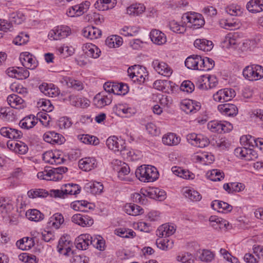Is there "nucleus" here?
<instances>
[{"mask_svg": "<svg viewBox=\"0 0 263 263\" xmlns=\"http://www.w3.org/2000/svg\"><path fill=\"white\" fill-rule=\"evenodd\" d=\"M125 142L122 139H119L116 136L108 138L106 141L107 147L115 152H120L123 157H130L132 155L131 151L126 148Z\"/></svg>", "mask_w": 263, "mask_h": 263, "instance_id": "nucleus-1", "label": "nucleus"}, {"mask_svg": "<svg viewBox=\"0 0 263 263\" xmlns=\"http://www.w3.org/2000/svg\"><path fill=\"white\" fill-rule=\"evenodd\" d=\"M68 168L66 167L60 166L50 170H45L39 172L37 174L39 179L50 181H58L62 178V174L66 172Z\"/></svg>", "mask_w": 263, "mask_h": 263, "instance_id": "nucleus-2", "label": "nucleus"}, {"mask_svg": "<svg viewBox=\"0 0 263 263\" xmlns=\"http://www.w3.org/2000/svg\"><path fill=\"white\" fill-rule=\"evenodd\" d=\"M81 191L80 186L76 184H65L61 190H51L49 194L54 198H65L67 195H77Z\"/></svg>", "mask_w": 263, "mask_h": 263, "instance_id": "nucleus-3", "label": "nucleus"}, {"mask_svg": "<svg viewBox=\"0 0 263 263\" xmlns=\"http://www.w3.org/2000/svg\"><path fill=\"white\" fill-rule=\"evenodd\" d=\"M181 18L186 23V27L194 29L201 27L205 23L202 14L195 12H186L183 14Z\"/></svg>", "mask_w": 263, "mask_h": 263, "instance_id": "nucleus-4", "label": "nucleus"}, {"mask_svg": "<svg viewBox=\"0 0 263 263\" xmlns=\"http://www.w3.org/2000/svg\"><path fill=\"white\" fill-rule=\"evenodd\" d=\"M128 76L134 82H137L139 84L143 83L146 79L148 78V73L144 67L139 65H135L129 67L127 70Z\"/></svg>", "mask_w": 263, "mask_h": 263, "instance_id": "nucleus-5", "label": "nucleus"}, {"mask_svg": "<svg viewBox=\"0 0 263 263\" xmlns=\"http://www.w3.org/2000/svg\"><path fill=\"white\" fill-rule=\"evenodd\" d=\"M243 77L250 81H256L263 78V67L259 65L247 66L243 70Z\"/></svg>", "mask_w": 263, "mask_h": 263, "instance_id": "nucleus-6", "label": "nucleus"}, {"mask_svg": "<svg viewBox=\"0 0 263 263\" xmlns=\"http://www.w3.org/2000/svg\"><path fill=\"white\" fill-rule=\"evenodd\" d=\"M218 84L217 78L213 75H202L197 81V87L202 90H208L215 87Z\"/></svg>", "mask_w": 263, "mask_h": 263, "instance_id": "nucleus-7", "label": "nucleus"}, {"mask_svg": "<svg viewBox=\"0 0 263 263\" xmlns=\"http://www.w3.org/2000/svg\"><path fill=\"white\" fill-rule=\"evenodd\" d=\"M72 242L70 239V236L67 235H63L59 240L58 251L61 254L69 256L70 254H72Z\"/></svg>", "mask_w": 263, "mask_h": 263, "instance_id": "nucleus-8", "label": "nucleus"}, {"mask_svg": "<svg viewBox=\"0 0 263 263\" xmlns=\"http://www.w3.org/2000/svg\"><path fill=\"white\" fill-rule=\"evenodd\" d=\"M236 96L235 90L231 88L219 90L213 95V99L217 102H223L230 101Z\"/></svg>", "mask_w": 263, "mask_h": 263, "instance_id": "nucleus-9", "label": "nucleus"}, {"mask_svg": "<svg viewBox=\"0 0 263 263\" xmlns=\"http://www.w3.org/2000/svg\"><path fill=\"white\" fill-rule=\"evenodd\" d=\"M20 60L22 65L27 69H34L38 65L35 58L28 52L21 53Z\"/></svg>", "mask_w": 263, "mask_h": 263, "instance_id": "nucleus-10", "label": "nucleus"}, {"mask_svg": "<svg viewBox=\"0 0 263 263\" xmlns=\"http://www.w3.org/2000/svg\"><path fill=\"white\" fill-rule=\"evenodd\" d=\"M152 65L159 74L164 77H170L173 73V70L171 67L164 62L155 60L153 61Z\"/></svg>", "mask_w": 263, "mask_h": 263, "instance_id": "nucleus-11", "label": "nucleus"}, {"mask_svg": "<svg viewBox=\"0 0 263 263\" xmlns=\"http://www.w3.org/2000/svg\"><path fill=\"white\" fill-rule=\"evenodd\" d=\"M231 127L232 126L230 123H224L217 120L210 121L208 124V129L214 133H227L231 130Z\"/></svg>", "mask_w": 263, "mask_h": 263, "instance_id": "nucleus-12", "label": "nucleus"}, {"mask_svg": "<svg viewBox=\"0 0 263 263\" xmlns=\"http://www.w3.org/2000/svg\"><path fill=\"white\" fill-rule=\"evenodd\" d=\"M113 165L114 170L118 172V177L122 180H125V176L130 172V168L128 164L116 159L114 161Z\"/></svg>", "mask_w": 263, "mask_h": 263, "instance_id": "nucleus-13", "label": "nucleus"}, {"mask_svg": "<svg viewBox=\"0 0 263 263\" xmlns=\"http://www.w3.org/2000/svg\"><path fill=\"white\" fill-rule=\"evenodd\" d=\"M111 102V95L106 91L98 93L93 98V103L98 108H102Z\"/></svg>", "mask_w": 263, "mask_h": 263, "instance_id": "nucleus-14", "label": "nucleus"}, {"mask_svg": "<svg viewBox=\"0 0 263 263\" xmlns=\"http://www.w3.org/2000/svg\"><path fill=\"white\" fill-rule=\"evenodd\" d=\"M71 33L70 28L67 26H62L52 30L49 36L54 40H60L68 36Z\"/></svg>", "mask_w": 263, "mask_h": 263, "instance_id": "nucleus-15", "label": "nucleus"}, {"mask_svg": "<svg viewBox=\"0 0 263 263\" xmlns=\"http://www.w3.org/2000/svg\"><path fill=\"white\" fill-rule=\"evenodd\" d=\"M71 221L82 227H90L93 223V220L92 217L82 214H74L71 217Z\"/></svg>", "mask_w": 263, "mask_h": 263, "instance_id": "nucleus-16", "label": "nucleus"}, {"mask_svg": "<svg viewBox=\"0 0 263 263\" xmlns=\"http://www.w3.org/2000/svg\"><path fill=\"white\" fill-rule=\"evenodd\" d=\"M0 134L6 138L17 140L23 137V133L21 130L9 127H3L0 129Z\"/></svg>", "mask_w": 263, "mask_h": 263, "instance_id": "nucleus-17", "label": "nucleus"}, {"mask_svg": "<svg viewBox=\"0 0 263 263\" xmlns=\"http://www.w3.org/2000/svg\"><path fill=\"white\" fill-rule=\"evenodd\" d=\"M92 236L89 234H83L79 236L75 240V245L78 249L85 250L91 243Z\"/></svg>", "mask_w": 263, "mask_h": 263, "instance_id": "nucleus-18", "label": "nucleus"}, {"mask_svg": "<svg viewBox=\"0 0 263 263\" xmlns=\"http://www.w3.org/2000/svg\"><path fill=\"white\" fill-rule=\"evenodd\" d=\"M218 110L224 116L234 117L238 114V108L233 104H223L218 106Z\"/></svg>", "mask_w": 263, "mask_h": 263, "instance_id": "nucleus-19", "label": "nucleus"}, {"mask_svg": "<svg viewBox=\"0 0 263 263\" xmlns=\"http://www.w3.org/2000/svg\"><path fill=\"white\" fill-rule=\"evenodd\" d=\"M82 50L87 57L94 59L99 58L101 53L100 49L91 43L84 44L82 46Z\"/></svg>", "mask_w": 263, "mask_h": 263, "instance_id": "nucleus-20", "label": "nucleus"}, {"mask_svg": "<svg viewBox=\"0 0 263 263\" xmlns=\"http://www.w3.org/2000/svg\"><path fill=\"white\" fill-rule=\"evenodd\" d=\"M201 104L195 101H185L181 104L182 109L186 114H194L199 110Z\"/></svg>", "mask_w": 263, "mask_h": 263, "instance_id": "nucleus-21", "label": "nucleus"}, {"mask_svg": "<svg viewBox=\"0 0 263 263\" xmlns=\"http://www.w3.org/2000/svg\"><path fill=\"white\" fill-rule=\"evenodd\" d=\"M45 142L54 144L55 143L62 144L64 140L63 136L54 132H48L43 136Z\"/></svg>", "mask_w": 263, "mask_h": 263, "instance_id": "nucleus-22", "label": "nucleus"}, {"mask_svg": "<svg viewBox=\"0 0 263 263\" xmlns=\"http://www.w3.org/2000/svg\"><path fill=\"white\" fill-rule=\"evenodd\" d=\"M214 258L215 254L213 252L209 250L203 249L197 252L195 260L202 262H210L213 261Z\"/></svg>", "mask_w": 263, "mask_h": 263, "instance_id": "nucleus-23", "label": "nucleus"}, {"mask_svg": "<svg viewBox=\"0 0 263 263\" xmlns=\"http://www.w3.org/2000/svg\"><path fill=\"white\" fill-rule=\"evenodd\" d=\"M79 165L81 169L87 172L96 167L97 163L94 158L86 157L79 161Z\"/></svg>", "mask_w": 263, "mask_h": 263, "instance_id": "nucleus-24", "label": "nucleus"}, {"mask_svg": "<svg viewBox=\"0 0 263 263\" xmlns=\"http://www.w3.org/2000/svg\"><path fill=\"white\" fill-rule=\"evenodd\" d=\"M194 46L203 51H211L213 47V44L211 41L205 39H197L194 43Z\"/></svg>", "mask_w": 263, "mask_h": 263, "instance_id": "nucleus-25", "label": "nucleus"}, {"mask_svg": "<svg viewBox=\"0 0 263 263\" xmlns=\"http://www.w3.org/2000/svg\"><path fill=\"white\" fill-rule=\"evenodd\" d=\"M116 4V0H98L94 6L99 11H105L114 8Z\"/></svg>", "mask_w": 263, "mask_h": 263, "instance_id": "nucleus-26", "label": "nucleus"}, {"mask_svg": "<svg viewBox=\"0 0 263 263\" xmlns=\"http://www.w3.org/2000/svg\"><path fill=\"white\" fill-rule=\"evenodd\" d=\"M193 159L196 162H201L205 165L212 163L214 160V156L211 153L203 152L200 154L195 155Z\"/></svg>", "mask_w": 263, "mask_h": 263, "instance_id": "nucleus-27", "label": "nucleus"}, {"mask_svg": "<svg viewBox=\"0 0 263 263\" xmlns=\"http://www.w3.org/2000/svg\"><path fill=\"white\" fill-rule=\"evenodd\" d=\"M64 221V219L63 215L57 213L49 218L47 222V226L50 228L58 229Z\"/></svg>", "mask_w": 263, "mask_h": 263, "instance_id": "nucleus-28", "label": "nucleus"}, {"mask_svg": "<svg viewBox=\"0 0 263 263\" xmlns=\"http://www.w3.org/2000/svg\"><path fill=\"white\" fill-rule=\"evenodd\" d=\"M150 37L154 43L158 45H163L166 42V37L164 33L158 30H152L150 33Z\"/></svg>", "mask_w": 263, "mask_h": 263, "instance_id": "nucleus-29", "label": "nucleus"}, {"mask_svg": "<svg viewBox=\"0 0 263 263\" xmlns=\"http://www.w3.org/2000/svg\"><path fill=\"white\" fill-rule=\"evenodd\" d=\"M200 62L201 56L193 54L186 59L185 65L188 69L199 70Z\"/></svg>", "mask_w": 263, "mask_h": 263, "instance_id": "nucleus-30", "label": "nucleus"}, {"mask_svg": "<svg viewBox=\"0 0 263 263\" xmlns=\"http://www.w3.org/2000/svg\"><path fill=\"white\" fill-rule=\"evenodd\" d=\"M8 74L10 77H14L18 80H24L29 76V72L24 68L17 67L11 70H8Z\"/></svg>", "mask_w": 263, "mask_h": 263, "instance_id": "nucleus-31", "label": "nucleus"}, {"mask_svg": "<svg viewBox=\"0 0 263 263\" xmlns=\"http://www.w3.org/2000/svg\"><path fill=\"white\" fill-rule=\"evenodd\" d=\"M83 35L90 40L96 39L101 35V31L97 28L92 26H88L82 30Z\"/></svg>", "mask_w": 263, "mask_h": 263, "instance_id": "nucleus-32", "label": "nucleus"}, {"mask_svg": "<svg viewBox=\"0 0 263 263\" xmlns=\"http://www.w3.org/2000/svg\"><path fill=\"white\" fill-rule=\"evenodd\" d=\"M174 226L167 223L163 224L157 230V235L160 237H168L172 235L175 232Z\"/></svg>", "mask_w": 263, "mask_h": 263, "instance_id": "nucleus-33", "label": "nucleus"}, {"mask_svg": "<svg viewBox=\"0 0 263 263\" xmlns=\"http://www.w3.org/2000/svg\"><path fill=\"white\" fill-rule=\"evenodd\" d=\"M246 140L247 145L252 146V147H255L259 149L260 151H263V139H255L254 137L250 135L242 137L240 138L241 141Z\"/></svg>", "mask_w": 263, "mask_h": 263, "instance_id": "nucleus-34", "label": "nucleus"}, {"mask_svg": "<svg viewBox=\"0 0 263 263\" xmlns=\"http://www.w3.org/2000/svg\"><path fill=\"white\" fill-rule=\"evenodd\" d=\"M84 189L87 192H89L92 194H97L102 192L103 185L99 182H89L85 184Z\"/></svg>", "mask_w": 263, "mask_h": 263, "instance_id": "nucleus-35", "label": "nucleus"}, {"mask_svg": "<svg viewBox=\"0 0 263 263\" xmlns=\"http://www.w3.org/2000/svg\"><path fill=\"white\" fill-rule=\"evenodd\" d=\"M7 102L10 106L16 109H21L24 107V100L17 95L12 94L7 97Z\"/></svg>", "mask_w": 263, "mask_h": 263, "instance_id": "nucleus-36", "label": "nucleus"}, {"mask_svg": "<svg viewBox=\"0 0 263 263\" xmlns=\"http://www.w3.org/2000/svg\"><path fill=\"white\" fill-rule=\"evenodd\" d=\"M61 81L68 87L78 91L82 90L84 88L83 83L81 81L72 79L68 77H63Z\"/></svg>", "mask_w": 263, "mask_h": 263, "instance_id": "nucleus-37", "label": "nucleus"}, {"mask_svg": "<svg viewBox=\"0 0 263 263\" xmlns=\"http://www.w3.org/2000/svg\"><path fill=\"white\" fill-rule=\"evenodd\" d=\"M248 10L252 13L263 11V0H250L246 5Z\"/></svg>", "mask_w": 263, "mask_h": 263, "instance_id": "nucleus-38", "label": "nucleus"}, {"mask_svg": "<svg viewBox=\"0 0 263 263\" xmlns=\"http://www.w3.org/2000/svg\"><path fill=\"white\" fill-rule=\"evenodd\" d=\"M43 159L46 162L51 164H61L63 160V158L57 157L52 151H47L43 155Z\"/></svg>", "mask_w": 263, "mask_h": 263, "instance_id": "nucleus-39", "label": "nucleus"}, {"mask_svg": "<svg viewBox=\"0 0 263 263\" xmlns=\"http://www.w3.org/2000/svg\"><path fill=\"white\" fill-rule=\"evenodd\" d=\"M211 208L219 212H226L231 211L233 208L232 206L228 203L218 200H215L212 202Z\"/></svg>", "mask_w": 263, "mask_h": 263, "instance_id": "nucleus-40", "label": "nucleus"}, {"mask_svg": "<svg viewBox=\"0 0 263 263\" xmlns=\"http://www.w3.org/2000/svg\"><path fill=\"white\" fill-rule=\"evenodd\" d=\"M147 195L151 198L162 201L165 198L166 193L164 191L159 188L153 187L148 190Z\"/></svg>", "mask_w": 263, "mask_h": 263, "instance_id": "nucleus-41", "label": "nucleus"}, {"mask_svg": "<svg viewBox=\"0 0 263 263\" xmlns=\"http://www.w3.org/2000/svg\"><path fill=\"white\" fill-rule=\"evenodd\" d=\"M34 245L33 239L28 237H24L17 240L16 242L17 247L22 250H28Z\"/></svg>", "mask_w": 263, "mask_h": 263, "instance_id": "nucleus-42", "label": "nucleus"}, {"mask_svg": "<svg viewBox=\"0 0 263 263\" xmlns=\"http://www.w3.org/2000/svg\"><path fill=\"white\" fill-rule=\"evenodd\" d=\"M170 29L177 33H183L186 31V25L182 20L181 22H178L173 20L169 23Z\"/></svg>", "mask_w": 263, "mask_h": 263, "instance_id": "nucleus-43", "label": "nucleus"}, {"mask_svg": "<svg viewBox=\"0 0 263 263\" xmlns=\"http://www.w3.org/2000/svg\"><path fill=\"white\" fill-rule=\"evenodd\" d=\"M37 119L34 116L30 115L25 117L19 123L20 126L24 129H29L34 126L37 123Z\"/></svg>", "mask_w": 263, "mask_h": 263, "instance_id": "nucleus-44", "label": "nucleus"}, {"mask_svg": "<svg viewBox=\"0 0 263 263\" xmlns=\"http://www.w3.org/2000/svg\"><path fill=\"white\" fill-rule=\"evenodd\" d=\"M145 10V7L142 4H134L127 8V13L130 15L138 16L141 14Z\"/></svg>", "mask_w": 263, "mask_h": 263, "instance_id": "nucleus-45", "label": "nucleus"}, {"mask_svg": "<svg viewBox=\"0 0 263 263\" xmlns=\"http://www.w3.org/2000/svg\"><path fill=\"white\" fill-rule=\"evenodd\" d=\"M162 141L163 144L172 146L179 144L180 141V139L174 133H168L163 136Z\"/></svg>", "mask_w": 263, "mask_h": 263, "instance_id": "nucleus-46", "label": "nucleus"}, {"mask_svg": "<svg viewBox=\"0 0 263 263\" xmlns=\"http://www.w3.org/2000/svg\"><path fill=\"white\" fill-rule=\"evenodd\" d=\"M122 43V38L116 35L108 37L105 40V44L109 48L119 47Z\"/></svg>", "mask_w": 263, "mask_h": 263, "instance_id": "nucleus-47", "label": "nucleus"}, {"mask_svg": "<svg viewBox=\"0 0 263 263\" xmlns=\"http://www.w3.org/2000/svg\"><path fill=\"white\" fill-rule=\"evenodd\" d=\"M125 211L127 214L132 216H137L143 213V209L140 206L132 203L126 204Z\"/></svg>", "mask_w": 263, "mask_h": 263, "instance_id": "nucleus-48", "label": "nucleus"}, {"mask_svg": "<svg viewBox=\"0 0 263 263\" xmlns=\"http://www.w3.org/2000/svg\"><path fill=\"white\" fill-rule=\"evenodd\" d=\"M26 217L31 221H39L44 219V214L36 209L28 210L26 213Z\"/></svg>", "mask_w": 263, "mask_h": 263, "instance_id": "nucleus-49", "label": "nucleus"}, {"mask_svg": "<svg viewBox=\"0 0 263 263\" xmlns=\"http://www.w3.org/2000/svg\"><path fill=\"white\" fill-rule=\"evenodd\" d=\"M176 261L181 263H191L195 260V257L189 252L179 253L176 257Z\"/></svg>", "mask_w": 263, "mask_h": 263, "instance_id": "nucleus-50", "label": "nucleus"}, {"mask_svg": "<svg viewBox=\"0 0 263 263\" xmlns=\"http://www.w3.org/2000/svg\"><path fill=\"white\" fill-rule=\"evenodd\" d=\"M214 65L215 62L212 59L207 57L202 58L201 57L199 70L209 71L211 70Z\"/></svg>", "mask_w": 263, "mask_h": 263, "instance_id": "nucleus-51", "label": "nucleus"}, {"mask_svg": "<svg viewBox=\"0 0 263 263\" xmlns=\"http://www.w3.org/2000/svg\"><path fill=\"white\" fill-rule=\"evenodd\" d=\"M78 139L83 143L87 144L97 145L100 142L99 139L96 136L89 135H81L78 136Z\"/></svg>", "mask_w": 263, "mask_h": 263, "instance_id": "nucleus-52", "label": "nucleus"}, {"mask_svg": "<svg viewBox=\"0 0 263 263\" xmlns=\"http://www.w3.org/2000/svg\"><path fill=\"white\" fill-rule=\"evenodd\" d=\"M115 234L123 238H133L136 235V233L133 230L124 228L116 229Z\"/></svg>", "mask_w": 263, "mask_h": 263, "instance_id": "nucleus-53", "label": "nucleus"}, {"mask_svg": "<svg viewBox=\"0 0 263 263\" xmlns=\"http://www.w3.org/2000/svg\"><path fill=\"white\" fill-rule=\"evenodd\" d=\"M219 25L221 27L228 30H234L238 27V24L236 21L229 19L220 20Z\"/></svg>", "mask_w": 263, "mask_h": 263, "instance_id": "nucleus-54", "label": "nucleus"}, {"mask_svg": "<svg viewBox=\"0 0 263 263\" xmlns=\"http://www.w3.org/2000/svg\"><path fill=\"white\" fill-rule=\"evenodd\" d=\"M186 198H188L193 201H200L202 198L201 195L193 189H186L184 192Z\"/></svg>", "mask_w": 263, "mask_h": 263, "instance_id": "nucleus-55", "label": "nucleus"}, {"mask_svg": "<svg viewBox=\"0 0 263 263\" xmlns=\"http://www.w3.org/2000/svg\"><path fill=\"white\" fill-rule=\"evenodd\" d=\"M148 165H141L136 171V176L141 181L146 182L147 179Z\"/></svg>", "mask_w": 263, "mask_h": 263, "instance_id": "nucleus-56", "label": "nucleus"}, {"mask_svg": "<svg viewBox=\"0 0 263 263\" xmlns=\"http://www.w3.org/2000/svg\"><path fill=\"white\" fill-rule=\"evenodd\" d=\"M37 107L41 108L44 111L50 112L53 109V106L50 101L45 99H40L37 102Z\"/></svg>", "mask_w": 263, "mask_h": 263, "instance_id": "nucleus-57", "label": "nucleus"}, {"mask_svg": "<svg viewBox=\"0 0 263 263\" xmlns=\"http://www.w3.org/2000/svg\"><path fill=\"white\" fill-rule=\"evenodd\" d=\"M58 54L62 58L65 59L72 55L74 49L68 46H61L57 49Z\"/></svg>", "mask_w": 263, "mask_h": 263, "instance_id": "nucleus-58", "label": "nucleus"}, {"mask_svg": "<svg viewBox=\"0 0 263 263\" xmlns=\"http://www.w3.org/2000/svg\"><path fill=\"white\" fill-rule=\"evenodd\" d=\"M147 174V180L146 182H153L158 178V172L154 166L148 165Z\"/></svg>", "mask_w": 263, "mask_h": 263, "instance_id": "nucleus-59", "label": "nucleus"}, {"mask_svg": "<svg viewBox=\"0 0 263 263\" xmlns=\"http://www.w3.org/2000/svg\"><path fill=\"white\" fill-rule=\"evenodd\" d=\"M10 19L11 23L20 24L25 20V16L22 12L17 11L10 14Z\"/></svg>", "mask_w": 263, "mask_h": 263, "instance_id": "nucleus-60", "label": "nucleus"}, {"mask_svg": "<svg viewBox=\"0 0 263 263\" xmlns=\"http://www.w3.org/2000/svg\"><path fill=\"white\" fill-rule=\"evenodd\" d=\"M18 257L21 261L25 263H36L38 261L36 257L34 255L27 253L21 254Z\"/></svg>", "mask_w": 263, "mask_h": 263, "instance_id": "nucleus-61", "label": "nucleus"}, {"mask_svg": "<svg viewBox=\"0 0 263 263\" xmlns=\"http://www.w3.org/2000/svg\"><path fill=\"white\" fill-rule=\"evenodd\" d=\"M91 245L94 248L102 251L104 249L105 241L100 236H98V237L96 236L93 238L92 237Z\"/></svg>", "mask_w": 263, "mask_h": 263, "instance_id": "nucleus-62", "label": "nucleus"}, {"mask_svg": "<svg viewBox=\"0 0 263 263\" xmlns=\"http://www.w3.org/2000/svg\"><path fill=\"white\" fill-rule=\"evenodd\" d=\"M29 41V35L24 32L20 33L13 40V43L16 45L26 44Z\"/></svg>", "mask_w": 263, "mask_h": 263, "instance_id": "nucleus-63", "label": "nucleus"}, {"mask_svg": "<svg viewBox=\"0 0 263 263\" xmlns=\"http://www.w3.org/2000/svg\"><path fill=\"white\" fill-rule=\"evenodd\" d=\"M208 177L212 181H220L224 178V174L218 170H213L208 173Z\"/></svg>", "mask_w": 263, "mask_h": 263, "instance_id": "nucleus-64", "label": "nucleus"}]
</instances>
